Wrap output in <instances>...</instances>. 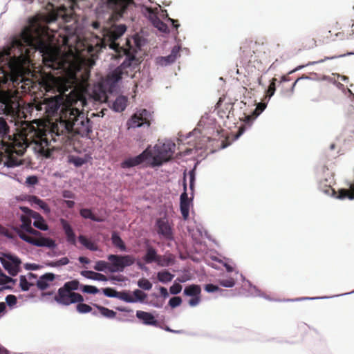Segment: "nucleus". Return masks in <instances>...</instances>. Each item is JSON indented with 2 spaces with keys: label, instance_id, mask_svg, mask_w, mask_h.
<instances>
[{
  "label": "nucleus",
  "instance_id": "40",
  "mask_svg": "<svg viewBox=\"0 0 354 354\" xmlns=\"http://www.w3.org/2000/svg\"><path fill=\"white\" fill-rule=\"evenodd\" d=\"M79 304L76 306V309L80 313H88L91 312L92 308L86 304L82 302H78Z\"/></svg>",
  "mask_w": 354,
  "mask_h": 354
},
{
  "label": "nucleus",
  "instance_id": "45",
  "mask_svg": "<svg viewBox=\"0 0 354 354\" xmlns=\"http://www.w3.org/2000/svg\"><path fill=\"white\" fill-rule=\"evenodd\" d=\"M108 268V263L104 261H97L95 263L94 269L97 271H104Z\"/></svg>",
  "mask_w": 354,
  "mask_h": 354
},
{
  "label": "nucleus",
  "instance_id": "26",
  "mask_svg": "<svg viewBox=\"0 0 354 354\" xmlns=\"http://www.w3.org/2000/svg\"><path fill=\"white\" fill-rule=\"evenodd\" d=\"M103 293L109 297H115L120 300H127V297L124 295L125 291L118 292L111 288H106L102 290Z\"/></svg>",
  "mask_w": 354,
  "mask_h": 354
},
{
  "label": "nucleus",
  "instance_id": "52",
  "mask_svg": "<svg viewBox=\"0 0 354 354\" xmlns=\"http://www.w3.org/2000/svg\"><path fill=\"white\" fill-rule=\"evenodd\" d=\"M205 290L208 292H214L219 290V288L214 284L209 283L205 285Z\"/></svg>",
  "mask_w": 354,
  "mask_h": 354
},
{
  "label": "nucleus",
  "instance_id": "44",
  "mask_svg": "<svg viewBox=\"0 0 354 354\" xmlns=\"http://www.w3.org/2000/svg\"><path fill=\"white\" fill-rule=\"evenodd\" d=\"M21 209H22V210H23L25 213H26V214H28V216L30 218H35V220H37V219H39V218H42V217L41 216V215H40L39 213H37V212H34V211H32V210H31V209H29L28 207H23V208H21Z\"/></svg>",
  "mask_w": 354,
  "mask_h": 354
},
{
  "label": "nucleus",
  "instance_id": "22",
  "mask_svg": "<svg viewBox=\"0 0 354 354\" xmlns=\"http://www.w3.org/2000/svg\"><path fill=\"white\" fill-rule=\"evenodd\" d=\"M158 256L159 254H158L156 248L150 245H147L146 253L142 257V259L146 263L150 264L152 263H156Z\"/></svg>",
  "mask_w": 354,
  "mask_h": 354
},
{
  "label": "nucleus",
  "instance_id": "27",
  "mask_svg": "<svg viewBox=\"0 0 354 354\" xmlns=\"http://www.w3.org/2000/svg\"><path fill=\"white\" fill-rule=\"evenodd\" d=\"M111 241L113 245L119 248L121 251H126L127 247L121 237L118 233L113 232L111 234Z\"/></svg>",
  "mask_w": 354,
  "mask_h": 354
},
{
  "label": "nucleus",
  "instance_id": "7",
  "mask_svg": "<svg viewBox=\"0 0 354 354\" xmlns=\"http://www.w3.org/2000/svg\"><path fill=\"white\" fill-rule=\"evenodd\" d=\"M153 114L146 109L137 111L127 121L128 128H138L142 126L150 127Z\"/></svg>",
  "mask_w": 354,
  "mask_h": 354
},
{
  "label": "nucleus",
  "instance_id": "2",
  "mask_svg": "<svg viewBox=\"0 0 354 354\" xmlns=\"http://www.w3.org/2000/svg\"><path fill=\"white\" fill-rule=\"evenodd\" d=\"M31 123L22 124L20 129L11 131L8 122L0 117V140L5 154L0 153V164L8 167L18 166L22 163L19 158L24 155L26 148L32 145L33 149L45 158H50L49 150L46 149L47 141L45 134Z\"/></svg>",
  "mask_w": 354,
  "mask_h": 354
},
{
  "label": "nucleus",
  "instance_id": "33",
  "mask_svg": "<svg viewBox=\"0 0 354 354\" xmlns=\"http://www.w3.org/2000/svg\"><path fill=\"white\" fill-rule=\"evenodd\" d=\"M157 278L160 282L167 283L171 281L173 279L174 274H171L167 270H165L158 272Z\"/></svg>",
  "mask_w": 354,
  "mask_h": 354
},
{
  "label": "nucleus",
  "instance_id": "8",
  "mask_svg": "<svg viewBox=\"0 0 354 354\" xmlns=\"http://www.w3.org/2000/svg\"><path fill=\"white\" fill-rule=\"evenodd\" d=\"M55 300L59 304L68 306L71 304L83 302L84 297L80 293L71 292L61 287L55 296Z\"/></svg>",
  "mask_w": 354,
  "mask_h": 354
},
{
  "label": "nucleus",
  "instance_id": "10",
  "mask_svg": "<svg viewBox=\"0 0 354 354\" xmlns=\"http://www.w3.org/2000/svg\"><path fill=\"white\" fill-rule=\"evenodd\" d=\"M135 5L133 0H107V7L116 17H121L131 7Z\"/></svg>",
  "mask_w": 354,
  "mask_h": 354
},
{
  "label": "nucleus",
  "instance_id": "1",
  "mask_svg": "<svg viewBox=\"0 0 354 354\" xmlns=\"http://www.w3.org/2000/svg\"><path fill=\"white\" fill-rule=\"evenodd\" d=\"M40 84L47 93H58V95L44 100V109L47 115L58 114V118L48 125L35 127L46 135L48 145L45 148L49 150L51 158L54 151L62 150L64 145L71 144L73 135L90 138L92 133L90 119L73 106H86L87 95L89 100L98 102H106L108 97L101 84L94 86L92 93H89L86 86H74L69 80L55 77L50 73L42 77Z\"/></svg>",
  "mask_w": 354,
  "mask_h": 354
},
{
  "label": "nucleus",
  "instance_id": "54",
  "mask_svg": "<svg viewBox=\"0 0 354 354\" xmlns=\"http://www.w3.org/2000/svg\"><path fill=\"white\" fill-rule=\"evenodd\" d=\"M176 53L174 52V50H172L171 55L165 57V59L167 62V63L169 64V63L174 62L176 60Z\"/></svg>",
  "mask_w": 354,
  "mask_h": 354
},
{
  "label": "nucleus",
  "instance_id": "47",
  "mask_svg": "<svg viewBox=\"0 0 354 354\" xmlns=\"http://www.w3.org/2000/svg\"><path fill=\"white\" fill-rule=\"evenodd\" d=\"M220 284L223 287L232 288L234 286L235 281H234V279L230 278V279L221 280Z\"/></svg>",
  "mask_w": 354,
  "mask_h": 354
},
{
  "label": "nucleus",
  "instance_id": "11",
  "mask_svg": "<svg viewBox=\"0 0 354 354\" xmlns=\"http://www.w3.org/2000/svg\"><path fill=\"white\" fill-rule=\"evenodd\" d=\"M108 259L118 271H122L124 268L131 266L135 263V258L129 254L124 256L110 254L108 256Z\"/></svg>",
  "mask_w": 354,
  "mask_h": 354
},
{
  "label": "nucleus",
  "instance_id": "31",
  "mask_svg": "<svg viewBox=\"0 0 354 354\" xmlns=\"http://www.w3.org/2000/svg\"><path fill=\"white\" fill-rule=\"evenodd\" d=\"M80 214L81 216H82L84 218H89V219H91L93 221H96V222L103 221L102 218L95 216L92 213V212L90 209H87V208L82 209L80 211Z\"/></svg>",
  "mask_w": 354,
  "mask_h": 354
},
{
  "label": "nucleus",
  "instance_id": "23",
  "mask_svg": "<svg viewBox=\"0 0 354 354\" xmlns=\"http://www.w3.org/2000/svg\"><path fill=\"white\" fill-rule=\"evenodd\" d=\"M348 77L333 73V84H335L339 89L343 91L347 90L349 93H351L350 89L348 88Z\"/></svg>",
  "mask_w": 354,
  "mask_h": 354
},
{
  "label": "nucleus",
  "instance_id": "24",
  "mask_svg": "<svg viewBox=\"0 0 354 354\" xmlns=\"http://www.w3.org/2000/svg\"><path fill=\"white\" fill-rule=\"evenodd\" d=\"M80 274L83 277L89 279L102 281H105L107 280V277L105 275L91 270H83L80 272Z\"/></svg>",
  "mask_w": 354,
  "mask_h": 354
},
{
  "label": "nucleus",
  "instance_id": "15",
  "mask_svg": "<svg viewBox=\"0 0 354 354\" xmlns=\"http://www.w3.org/2000/svg\"><path fill=\"white\" fill-rule=\"evenodd\" d=\"M353 27L354 24H353L351 27L349 24H344L342 26H339V23L337 22L335 25V30H341V31H337L335 33V39L344 40L352 38L354 35L353 29H352Z\"/></svg>",
  "mask_w": 354,
  "mask_h": 354
},
{
  "label": "nucleus",
  "instance_id": "30",
  "mask_svg": "<svg viewBox=\"0 0 354 354\" xmlns=\"http://www.w3.org/2000/svg\"><path fill=\"white\" fill-rule=\"evenodd\" d=\"M29 201L32 203H35V204L37 205L38 206H39V207L41 209H42L45 213L50 212V207H48V204L46 202H44V201L39 198L38 197H37L35 196H31L30 197Z\"/></svg>",
  "mask_w": 354,
  "mask_h": 354
},
{
  "label": "nucleus",
  "instance_id": "64",
  "mask_svg": "<svg viewBox=\"0 0 354 354\" xmlns=\"http://www.w3.org/2000/svg\"><path fill=\"white\" fill-rule=\"evenodd\" d=\"M8 351L0 344V354H8Z\"/></svg>",
  "mask_w": 354,
  "mask_h": 354
},
{
  "label": "nucleus",
  "instance_id": "17",
  "mask_svg": "<svg viewBox=\"0 0 354 354\" xmlns=\"http://www.w3.org/2000/svg\"><path fill=\"white\" fill-rule=\"evenodd\" d=\"M60 223H61L63 230L64 231V234L66 235L67 241L69 243H71L73 245H76L75 234L74 233L72 227L71 226V225L69 224V223L66 220H65L64 218H61Z\"/></svg>",
  "mask_w": 354,
  "mask_h": 354
},
{
  "label": "nucleus",
  "instance_id": "63",
  "mask_svg": "<svg viewBox=\"0 0 354 354\" xmlns=\"http://www.w3.org/2000/svg\"><path fill=\"white\" fill-rule=\"evenodd\" d=\"M0 234H3L6 235L7 236H9V234L8 233V230L3 227L1 225H0Z\"/></svg>",
  "mask_w": 354,
  "mask_h": 354
},
{
  "label": "nucleus",
  "instance_id": "43",
  "mask_svg": "<svg viewBox=\"0 0 354 354\" xmlns=\"http://www.w3.org/2000/svg\"><path fill=\"white\" fill-rule=\"evenodd\" d=\"M276 81H277V79L276 78H272V80H271V82L268 86V88L267 90V95L270 97H272L274 92H275V90H276Z\"/></svg>",
  "mask_w": 354,
  "mask_h": 354
},
{
  "label": "nucleus",
  "instance_id": "25",
  "mask_svg": "<svg viewBox=\"0 0 354 354\" xmlns=\"http://www.w3.org/2000/svg\"><path fill=\"white\" fill-rule=\"evenodd\" d=\"M127 99L126 97L119 96L113 102L112 108L115 111L122 112L125 109L127 106Z\"/></svg>",
  "mask_w": 354,
  "mask_h": 354
},
{
  "label": "nucleus",
  "instance_id": "32",
  "mask_svg": "<svg viewBox=\"0 0 354 354\" xmlns=\"http://www.w3.org/2000/svg\"><path fill=\"white\" fill-rule=\"evenodd\" d=\"M94 306L99 310L100 314L105 317L112 319L116 315V313L113 310L97 304H95Z\"/></svg>",
  "mask_w": 354,
  "mask_h": 354
},
{
  "label": "nucleus",
  "instance_id": "61",
  "mask_svg": "<svg viewBox=\"0 0 354 354\" xmlns=\"http://www.w3.org/2000/svg\"><path fill=\"white\" fill-rule=\"evenodd\" d=\"M37 278V274L32 273V272H29L27 275V279L29 280V281H31V280H33V279H36Z\"/></svg>",
  "mask_w": 354,
  "mask_h": 354
},
{
  "label": "nucleus",
  "instance_id": "19",
  "mask_svg": "<svg viewBox=\"0 0 354 354\" xmlns=\"http://www.w3.org/2000/svg\"><path fill=\"white\" fill-rule=\"evenodd\" d=\"M136 317L142 321L145 325H150L157 326L158 325V321L155 319L153 315L148 312L138 310L136 312Z\"/></svg>",
  "mask_w": 354,
  "mask_h": 354
},
{
  "label": "nucleus",
  "instance_id": "13",
  "mask_svg": "<svg viewBox=\"0 0 354 354\" xmlns=\"http://www.w3.org/2000/svg\"><path fill=\"white\" fill-rule=\"evenodd\" d=\"M0 262L11 276H16L19 272L21 261L18 258L6 255L4 257H0Z\"/></svg>",
  "mask_w": 354,
  "mask_h": 354
},
{
  "label": "nucleus",
  "instance_id": "16",
  "mask_svg": "<svg viewBox=\"0 0 354 354\" xmlns=\"http://www.w3.org/2000/svg\"><path fill=\"white\" fill-rule=\"evenodd\" d=\"M185 191L180 195V208L184 220L189 217L190 201L186 192V185H184Z\"/></svg>",
  "mask_w": 354,
  "mask_h": 354
},
{
  "label": "nucleus",
  "instance_id": "38",
  "mask_svg": "<svg viewBox=\"0 0 354 354\" xmlns=\"http://www.w3.org/2000/svg\"><path fill=\"white\" fill-rule=\"evenodd\" d=\"M316 46V41L313 38H306L302 42V47L304 50H310Z\"/></svg>",
  "mask_w": 354,
  "mask_h": 354
},
{
  "label": "nucleus",
  "instance_id": "59",
  "mask_svg": "<svg viewBox=\"0 0 354 354\" xmlns=\"http://www.w3.org/2000/svg\"><path fill=\"white\" fill-rule=\"evenodd\" d=\"M64 203L66 204L68 208H73L75 206V202L73 201H64Z\"/></svg>",
  "mask_w": 354,
  "mask_h": 354
},
{
  "label": "nucleus",
  "instance_id": "37",
  "mask_svg": "<svg viewBox=\"0 0 354 354\" xmlns=\"http://www.w3.org/2000/svg\"><path fill=\"white\" fill-rule=\"evenodd\" d=\"M20 287L23 291H28L30 286H33V283H30L28 281V279L24 275L20 276Z\"/></svg>",
  "mask_w": 354,
  "mask_h": 354
},
{
  "label": "nucleus",
  "instance_id": "55",
  "mask_svg": "<svg viewBox=\"0 0 354 354\" xmlns=\"http://www.w3.org/2000/svg\"><path fill=\"white\" fill-rule=\"evenodd\" d=\"M62 196L65 198H75V195L70 190H64L62 192Z\"/></svg>",
  "mask_w": 354,
  "mask_h": 354
},
{
  "label": "nucleus",
  "instance_id": "28",
  "mask_svg": "<svg viewBox=\"0 0 354 354\" xmlns=\"http://www.w3.org/2000/svg\"><path fill=\"white\" fill-rule=\"evenodd\" d=\"M201 288L200 286L192 284L185 287L184 294L187 296L195 297L201 295Z\"/></svg>",
  "mask_w": 354,
  "mask_h": 354
},
{
  "label": "nucleus",
  "instance_id": "41",
  "mask_svg": "<svg viewBox=\"0 0 354 354\" xmlns=\"http://www.w3.org/2000/svg\"><path fill=\"white\" fill-rule=\"evenodd\" d=\"M33 225L41 230H48V225L43 218H39V219L35 220L33 223Z\"/></svg>",
  "mask_w": 354,
  "mask_h": 354
},
{
  "label": "nucleus",
  "instance_id": "58",
  "mask_svg": "<svg viewBox=\"0 0 354 354\" xmlns=\"http://www.w3.org/2000/svg\"><path fill=\"white\" fill-rule=\"evenodd\" d=\"M160 292L161 294V295L164 297V298H167L168 296H169V293L167 292V290L166 288L165 287H160Z\"/></svg>",
  "mask_w": 354,
  "mask_h": 354
},
{
  "label": "nucleus",
  "instance_id": "29",
  "mask_svg": "<svg viewBox=\"0 0 354 354\" xmlns=\"http://www.w3.org/2000/svg\"><path fill=\"white\" fill-rule=\"evenodd\" d=\"M78 240L82 245L91 251H97L98 250L97 245L93 243L91 241L88 240L84 235H80L78 236Z\"/></svg>",
  "mask_w": 354,
  "mask_h": 354
},
{
  "label": "nucleus",
  "instance_id": "51",
  "mask_svg": "<svg viewBox=\"0 0 354 354\" xmlns=\"http://www.w3.org/2000/svg\"><path fill=\"white\" fill-rule=\"evenodd\" d=\"M6 301L9 306H12L16 304L17 298L15 295H9L6 297Z\"/></svg>",
  "mask_w": 354,
  "mask_h": 354
},
{
  "label": "nucleus",
  "instance_id": "3",
  "mask_svg": "<svg viewBox=\"0 0 354 354\" xmlns=\"http://www.w3.org/2000/svg\"><path fill=\"white\" fill-rule=\"evenodd\" d=\"M126 30V26L120 24L113 26L109 32L111 41L109 46L115 52L113 57L119 59L125 57L122 63L110 72L106 77V82L110 88L114 87L123 77H133L135 73L139 70L140 62L136 57V50L130 46L128 48L120 47L116 42V40L125 32Z\"/></svg>",
  "mask_w": 354,
  "mask_h": 354
},
{
  "label": "nucleus",
  "instance_id": "35",
  "mask_svg": "<svg viewBox=\"0 0 354 354\" xmlns=\"http://www.w3.org/2000/svg\"><path fill=\"white\" fill-rule=\"evenodd\" d=\"M153 26L157 28L160 31L167 33L169 32V28L166 24L162 21L160 19L156 18L153 22Z\"/></svg>",
  "mask_w": 354,
  "mask_h": 354
},
{
  "label": "nucleus",
  "instance_id": "48",
  "mask_svg": "<svg viewBox=\"0 0 354 354\" xmlns=\"http://www.w3.org/2000/svg\"><path fill=\"white\" fill-rule=\"evenodd\" d=\"M170 292L173 295H177L182 290V286L180 283H175L170 287Z\"/></svg>",
  "mask_w": 354,
  "mask_h": 354
},
{
  "label": "nucleus",
  "instance_id": "57",
  "mask_svg": "<svg viewBox=\"0 0 354 354\" xmlns=\"http://www.w3.org/2000/svg\"><path fill=\"white\" fill-rule=\"evenodd\" d=\"M25 268L27 270H38L39 268V266L37 265L35 263H29V264H26Z\"/></svg>",
  "mask_w": 354,
  "mask_h": 354
},
{
  "label": "nucleus",
  "instance_id": "49",
  "mask_svg": "<svg viewBox=\"0 0 354 354\" xmlns=\"http://www.w3.org/2000/svg\"><path fill=\"white\" fill-rule=\"evenodd\" d=\"M71 162L73 163L76 167H81L86 162V161L82 158L75 157L71 160Z\"/></svg>",
  "mask_w": 354,
  "mask_h": 354
},
{
  "label": "nucleus",
  "instance_id": "6",
  "mask_svg": "<svg viewBox=\"0 0 354 354\" xmlns=\"http://www.w3.org/2000/svg\"><path fill=\"white\" fill-rule=\"evenodd\" d=\"M20 104L14 96L8 92L0 93V113L8 115H19Z\"/></svg>",
  "mask_w": 354,
  "mask_h": 354
},
{
  "label": "nucleus",
  "instance_id": "42",
  "mask_svg": "<svg viewBox=\"0 0 354 354\" xmlns=\"http://www.w3.org/2000/svg\"><path fill=\"white\" fill-rule=\"evenodd\" d=\"M82 291L89 294H97L100 290L95 286L84 285L82 286Z\"/></svg>",
  "mask_w": 354,
  "mask_h": 354
},
{
  "label": "nucleus",
  "instance_id": "53",
  "mask_svg": "<svg viewBox=\"0 0 354 354\" xmlns=\"http://www.w3.org/2000/svg\"><path fill=\"white\" fill-rule=\"evenodd\" d=\"M26 183L30 185H34L38 183V179L35 176H28L26 178Z\"/></svg>",
  "mask_w": 354,
  "mask_h": 354
},
{
  "label": "nucleus",
  "instance_id": "56",
  "mask_svg": "<svg viewBox=\"0 0 354 354\" xmlns=\"http://www.w3.org/2000/svg\"><path fill=\"white\" fill-rule=\"evenodd\" d=\"M57 266H62L67 265L69 263V259L67 257H62L57 261Z\"/></svg>",
  "mask_w": 354,
  "mask_h": 354
},
{
  "label": "nucleus",
  "instance_id": "20",
  "mask_svg": "<svg viewBox=\"0 0 354 354\" xmlns=\"http://www.w3.org/2000/svg\"><path fill=\"white\" fill-rule=\"evenodd\" d=\"M55 279V275L53 273L48 272L39 277L36 285L39 290H44L49 287V282L53 281Z\"/></svg>",
  "mask_w": 354,
  "mask_h": 354
},
{
  "label": "nucleus",
  "instance_id": "39",
  "mask_svg": "<svg viewBox=\"0 0 354 354\" xmlns=\"http://www.w3.org/2000/svg\"><path fill=\"white\" fill-rule=\"evenodd\" d=\"M138 286L145 290H149L152 288V283L145 278L139 279L138 281Z\"/></svg>",
  "mask_w": 354,
  "mask_h": 354
},
{
  "label": "nucleus",
  "instance_id": "14",
  "mask_svg": "<svg viewBox=\"0 0 354 354\" xmlns=\"http://www.w3.org/2000/svg\"><path fill=\"white\" fill-rule=\"evenodd\" d=\"M151 156V151L147 149L137 156L125 159L121 162V167L126 169L138 166Z\"/></svg>",
  "mask_w": 354,
  "mask_h": 354
},
{
  "label": "nucleus",
  "instance_id": "46",
  "mask_svg": "<svg viewBox=\"0 0 354 354\" xmlns=\"http://www.w3.org/2000/svg\"><path fill=\"white\" fill-rule=\"evenodd\" d=\"M182 303V299L180 297H174L169 301V305L171 308H176L180 306Z\"/></svg>",
  "mask_w": 354,
  "mask_h": 354
},
{
  "label": "nucleus",
  "instance_id": "4",
  "mask_svg": "<svg viewBox=\"0 0 354 354\" xmlns=\"http://www.w3.org/2000/svg\"><path fill=\"white\" fill-rule=\"evenodd\" d=\"M21 224L19 227L16 228V232L23 241L37 247L55 248L56 244L54 240L41 236L40 232L32 227L31 218L27 214L21 216Z\"/></svg>",
  "mask_w": 354,
  "mask_h": 354
},
{
  "label": "nucleus",
  "instance_id": "18",
  "mask_svg": "<svg viewBox=\"0 0 354 354\" xmlns=\"http://www.w3.org/2000/svg\"><path fill=\"white\" fill-rule=\"evenodd\" d=\"M124 295L127 297V300L124 301L127 303L143 302L147 296L146 293L139 289L135 290L133 292V295L128 291H125Z\"/></svg>",
  "mask_w": 354,
  "mask_h": 354
},
{
  "label": "nucleus",
  "instance_id": "62",
  "mask_svg": "<svg viewBox=\"0 0 354 354\" xmlns=\"http://www.w3.org/2000/svg\"><path fill=\"white\" fill-rule=\"evenodd\" d=\"M169 20L172 23L173 26L176 29H178V28L180 26V24H178V20L172 19H170V18L169 19Z\"/></svg>",
  "mask_w": 354,
  "mask_h": 354
},
{
  "label": "nucleus",
  "instance_id": "60",
  "mask_svg": "<svg viewBox=\"0 0 354 354\" xmlns=\"http://www.w3.org/2000/svg\"><path fill=\"white\" fill-rule=\"evenodd\" d=\"M78 260L82 263L88 264L90 263V260L87 257H80Z\"/></svg>",
  "mask_w": 354,
  "mask_h": 354
},
{
  "label": "nucleus",
  "instance_id": "21",
  "mask_svg": "<svg viewBox=\"0 0 354 354\" xmlns=\"http://www.w3.org/2000/svg\"><path fill=\"white\" fill-rule=\"evenodd\" d=\"M333 197L344 200L348 198L349 200L354 199V183L350 185V189H341L336 192L333 189Z\"/></svg>",
  "mask_w": 354,
  "mask_h": 354
},
{
  "label": "nucleus",
  "instance_id": "12",
  "mask_svg": "<svg viewBox=\"0 0 354 354\" xmlns=\"http://www.w3.org/2000/svg\"><path fill=\"white\" fill-rule=\"evenodd\" d=\"M155 226L160 236L167 240L174 239L173 228L166 216L157 218Z\"/></svg>",
  "mask_w": 354,
  "mask_h": 354
},
{
  "label": "nucleus",
  "instance_id": "9",
  "mask_svg": "<svg viewBox=\"0 0 354 354\" xmlns=\"http://www.w3.org/2000/svg\"><path fill=\"white\" fill-rule=\"evenodd\" d=\"M260 47V44L257 41L248 39L244 41L240 47L243 59L248 63L254 62L257 57L254 55L259 52Z\"/></svg>",
  "mask_w": 354,
  "mask_h": 354
},
{
  "label": "nucleus",
  "instance_id": "5",
  "mask_svg": "<svg viewBox=\"0 0 354 354\" xmlns=\"http://www.w3.org/2000/svg\"><path fill=\"white\" fill-rule=\"evenodd\" d=\"M155 155L153 156L152 166H160L163 162L169 161L171 159L175 153V143L168 141L162 145H156L154 147Z\"/></svg>",
  "mask_w": 354,
  "mask_h": 354
},
{
  "label": "nucleus",
  "instance_id": "50",
  "mask_svg": "<svg viewBox=\"0 0 354 354\" xmlns=\"http://www.w3.org/2000/svg\"><path fill=\"white\" fill-rule=\"evenodd\" d=\"M201 301V296L200 295H198V296H195V297H192V299H189V304L190 306H197Z\"/></svg>",
  "mask_w": 354,
  "mask_h": 354
},
{
  "label": "nucleus",
  "instance_id": "36",
  "mask_svg": "<svg viewBox=\"0 0 354 354\" xmlns=\"http://www.w3.org/2000/svg\"><path fill=\"white\" fill-rule=\"evenodd\" d=\"M79 286L80 282L75 279L65 283L62 287L68 291L73 292L74 290H77Z\"/></svg>",
  "mask_w": 354,
  "mask_h": 354
},
{
  "label": "nucleus",
  "instance_id": "34",
  "mask_svg": "<svg viewBox=\"0 0 354 354\" xmlns=\"http://www.w3.org/2000/svg\"><path fill=\"white\" fill-rule=\"evenodd\" d=\"M172 261L173 259L171 257L159 254L158 260L156 263H157L160 266L165 267L169 266Z\"/></svg>",
  "mask_w": 354,
  "mask_h": 354
}]
</instances>
